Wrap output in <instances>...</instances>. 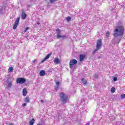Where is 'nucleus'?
Masks as SVG:
<instances>
[{"label":"nucleus","mask_w":125,"mask_h":125,"mask_svg":"<svg viewBox=\"0 0 125 125\" xmlns=\"http://www.w3.org/2000/svg\"><path fill=\"white\" fill-rule=\"evenodd\" d=\"M125 32V28L124 27L122 26H117V28L114 31L113 36L114 38H118V42H116V43H119L120 41H121V39L123 38V35H124V33Z\"/></svg>","instance_id":"f257e3e1"},{"label":"nucleus","mask_w":125,"mask_h":125,"mask_svg":"<svg viewBox=\"0 0 125 125\" xmlns=\"http://www.w3.org/2000/svg\"><path fill=\"white\" fill-rule=\"evenodd\" d=\"M60 101L62 105H65L69 102V97L66 94H60Z\"/></svg>","instance_id":"f03ea898"},{"label":"nucleus","mask_w":125,"mask_h":125,"mask_svg":"<svg viewBox=\"0 0 125 125\" xmlns=\"http://www.w3.org/2000/svg\"><path fill=\"white\" fill-rule=\"evenodd\" d=\"M102 45V40L101 39H99L97 41V43L96 45V49L93 52L92 54L94 55L99 49H100V47H101V46Z\"/></svg>","instance_id":"7ed1b4c3"},{"label":"nucleus","mask_w":125,"mask_h":125,"mask_svg":"<svg viewBox=\"0 0 125 125\" xmlns=\"http://www.w3.org/2000/svg\"><path fill=\"white\" fill-rule=\"evenodd\" d=\"M78 64V61L76 59L71 60L69 62V67L71 69H74V66Z\"/></svg>","instance_id":"20e7f679"},{"label":"nucleus","mask_w":125,"mask_h":125,"mask_svg":"<svg viewBox=\"0 0 125 125\" xmlns=\"http://www.w3.org/2000/svg\"><path fill=\"white\" fill-rule=\"evenodd\" d=\"M5 83L6 86H7V88H11L12 86V81H9V78L7 79V81L5 82Z\"/></svg>","instance_id":"39448f33"},{"label":"nucleus","mask_w":125,"mask_h":125,"mask_svg":"<svg viewBox=\"0 0 125 125\" xmlns=\"http://www.w3.org/2000/svg\"><path fill=\"white\" fill-rule=\"evenodd\" d=\"M26 83V79L23 78H19L17 80V83H21V84H23V83Z\"/></svg>","instance_id":"423d86ee"},{"label":"nucleus","mask_w":125,"mask_h":125,"mask_svg":"<svg viewBox=\"0 0 125 125\" xmlns=\"http://www.w3.org/2000/svg\"><path fill=\"white\" fill-rule=\"evenodd\" d=\"M19 21H20V17L18 18L15 22V23L14 24V26L13 27V29L14 30H15V29H16V28H17L18 24H19Z\"/></svg>","instance_id":"0eeeda50"},{"label":"nucleus","mask_w":125,"mask_h":125,"mask_svg":"<svg viewBox=\"0 0 125 125\" xmlns=\"http://www.w3.org/2000/svg\"><path fill=\"white\" fill-rule=\"evenodd\" d=\"M51 55V54H48L41 61V63H43L44 61H46V60H47L50 57Z\"/></svg>","instance_id":"6e6552de"},{"label":"nucleus","mask_w":125,"mask_h":125,"mask_svg":"<svg viewBox=\"0 0 125 125\" xmlns=\"http://www.w3.org/2000/svg\"><path fill=\"white\" fill-rule=\"evenodd\" d=\"M85 58V56L83 55H80V62H83V59Z\"/></svg>","instance_id":"1a4fd4ad"},{"label":"nucleus","mask_w":125,"mask_h":125,"mask_svg":"<svg viewBox=\"0 0 125 125\" xmlns=\"http://www.w3.org/2000/svg\"><path fill=\"white\" fill-rule=\"evenodd\" d=\"M45 75V71L44 70H42L40 72V76L42 77Z\"/></svg>","instance_id":"9d476101"},{"label":"nucleus","mask_w":125,"mask_h":125,"mask_svg":"<svg viewBox=\"0 0 125 125\" xmlns=\"http://www.w3.org/2000/svg\"><path fill=\"white\" fill-rule=\"evenodd\" d=\"M54 62L55 64H59L60 63V60H59L58 58H55L54 60Z\"/></svg>","instance_id":"9b49d317"},{"label":"nucleus","mask_w":125,"mask_h":125,"mask_svg":"<svg viewBox=\"0 0 125 125\" xmlns=\"http://www.w3.org/2000/svg\"><path fill=\"white\" fill-rule=\"evenodd\" d=\"M34 26L35 27H41V26H42V25L41 24V22H40V21H38L34 24Z\"/></svg>","instance_id":"f8f14e48"},{"label":"nucleus","mask_w":125,"mask_h":125,"mask_svg":"<svg viewBox=\"0 0 125 125\" xmlns=\"http://www.w3.org/2000/svg\"><path fill=\"white\" fill-rule=\"evenodd\" d=\"M58 39H60V38H62V39H66L67 38V36H66L65 35H58L57 37Z\"/></svg>","instance_id":"ddd939ff"},{"label":"nucleus","mask_w":125,"mask_h":125,"mask_svg":"<svg viewBox=\"0 0 125 125\" xmlns=\"http://www.w3.org/2000/svg\"><path fill=\"white\" fill-rule=\"evenodd\" d=\"M81 81L83 83L84 85H85V84H86V83H87L86 80H85V79H84V78H82L81 79Z\"/></svg>","instance_id":"4468645a"},{"label":"nucleus","mask_w":125,"mask_h":125,"mask_svg":"<svg viewBox=\"0 0 125 125\" xmlns=\"http://www.w3.org/2000/svg\"><path fill=\"white\" fill-rule=\"evenodd\" d=\"M24 102H25L26 103H29V102H30V97L27 96L25 99Z\"/></svg>","instance_id":"2eb2a0df"},{"label":"nucleus","mask_w":125,"mask_h":125,"mask_svg":"<svg viewBox=\"0 0 125 125\" xmlns=\"http://www.w3.org/2000/svg\"><path fill=\"white\" fill-rule=\"evenodd\" d=\"M34 124H35V119H32L29 121V125H34Z\"/></svg>","instance_id":"dca6fc26"},{"label":"nucleus","mask_w":125,"mask_h":125,"mask_svg":"<svg viewBox=\"0 0 125 125\" xmlns=\"http://www.w3.org/2000/svg\"><path fill=\"white\" fill-rule=\"evenodd\" d=\"M56 31L57 32V37H58V36H60V34H61V30H60V29L58 28L56 30Z\"/></svg>","instance_id":"f3484780"},{"label":"nucleus","mask_w":125,"mask_h":125,"mask_svg":"<svg viewBox=\"0 0 125 125\" xmlns=\"http://www.w3.org/2000/svg\"><path fill=\"white\" fill-rule=\"evenodd\" d=\"M21 17L23 19H26L27 17V14H25L24 13H22L21 14Z\"/></svg>","instance_id":"a211bd4d"},{"label":"nucleus","mask_w":125,"mask_h":125,"mask_svg":"<svg viewBox=\"0 0 125 125\" xmlns=\"http://www.w3.org/2000/svg\"><path fill=\"white\" fill-rule=\"evenodd\" d=\"M4 12V9L2 7H0V13L2 14Z\"/></svg>","instance_id":"6ab92c4d"},{"label":"nucleus","mask_w":125,"mask_h":125,"mask_svg":"<svg viewBox=\"0 0 125 125\" xmlns=\"http://www.w3.org/2000/svg\"><path fill=\"white\" fill-rule=\"evenodd\" d=\"M115 91H116V88L115 87H112L111 89V92L112 93H115Z\"/></svg>","instance_id":"aec40b11"},{"label":"nucleus","mask_w":125,"mask_h":125,"mask_svg":"<svg viewBox=\"0 0 125 125\" xmlns=\"http://www.w3.org/2000/svg\"><path fill=\"white\" fill-rule=\"evenodd\" d=\"M22 94H27V89L24 88L22 90Z\"/></svg>","instance_id":"412c9836"},{"label":"nucleus","mask_w":125,"mask_h":125,"mask_svg":"<svg viewBox=\"0 0 125 125\" xmlns=\"http://www.w3.org/2000/svg\"><path fill=\"white\" fill-rule=\"evenodd\" d=\"M8 71L10 73H11L12 72H13V67H10L8 69Z\"/></svg>","instance_id":"4be33fe9"},{"label":"nucleus","mask_w":125,"mask_h":125,"mask_svg":"<svg viewBox=\"0 0 125 125\" xmlns=\"http://www.w3.org/2000/svg\"><path fill=\"white\" fill-rule=\"evenodd\" d=\"M58 0H50L49 1V3H50L51 4H52V3H53V2H55V1H57Z\"/></svg>","instance_id":"5701e85b"},{"label":"nucleus","mask_w":125,"mask_h":125,"mask_svg":"<svg viewBox=\"0 0 125 125\" xmlns=\"http://www.w3.org/2000/svg\"><path fill=\"white\" fill-rule=\"evenodd\" d=\"M106 36L107 38H109V37H110V32H109V31H107V32H106Z\"/></svg>","instance_id":"b1692460"},{"label":"nucleus","mask_w":125,"mask_h":125,"mask_svg":"<svg viewBox=\"0 0 125 125\" xmlns=\"http://www.w3.org/2000/svg\"><path fill=\"white\" fill-rule=\"evenodd\" d=\"M71 20V17H68L67 18H66V21H67V22H70Z\"/></svg>","instance_id":"393cba45"},{"label":"nucleus","mask_w":125,"mask_h":125,"mask_svg":"<svg viewBox=\"0 0 125 125\" xmlns=\"http://www.w3.org/2000/svg\"><path fill=\"white\" fill-rule=\"evenodd\" d=\"M120 97L122 99H124L125 98V94H122Z\"/></svg>","instance_id":"a878e982"},{"label":"nucleus","mask_w":125,"mask_h":125,"mask_svg":"<svg viewBox=\"0 0 125 125\" xmlns=\"http://www.w3.org/2000/svg\"><path fill=\"white\" fill-rule=\"evenodd\" d=\"M56 84L57 86H59L60 85V82H56Z\"/></svg>","instance_id":"bb28decb"},{"label":"nucleus","mask_w":125,"mask_h":125,"mask_svg":"<svg viewBox=\"0 0 125 125\" xmlns=\"http://www.w3.org/2000/svg\"><path fill=\"white\" fill-rule=\"evenodd\" d=\"M113 81L114 82H117L118 81V78L117 77H114L113 78Z\"/></svg>","instance_id":"cd10ccee"},{"label":"nucleus","mask_w":125,"mask_h":125,"mask_svg":"<svg viewBox=\"0 0 125 125\" xmlns=\"http://www.w3.org/2000/svg\"><path fill=\"white\" fill-rule=\"evenodd\" d=\"M37 61H38V60H37V59H35V60H34L33 61V63H34V64H36L35 63H36V62H37Z\"/></svg>","instance_id":"c85d7f7f"},{"label":"nucleus","mask_w":125,"mask_h":125,"mask_svg":"<svg viewBox=\"0 0 125 125\" xmlns=\"http://www.w3.org/2000/svg\"><path fill=\"white\" fill-rule=\"evenodd\" d=\"M27 30H29V27H27L25 30H24V33H26V32H27Z\"/></svg>","instance_id":"c756f323"},{"label":"nucleus","mask_w":125,"mask_h":125,"mask_svg":"<svg viewBox=\"0 0 125 125\" xmlns=\"http://www.w3.org/2000/svg\"><path fill=\"white\" fill-rule=\"evenodd\" d=\"M58 88H59V86H57L55 88V90H58Z\"/></svg>","instance_id":"7c9ffc66"},{"label":"nucleus","mask_w":125,"mask_h":125,"mask_svg":"<svg viewBox=\"0 0 125 125\" xmlns=\"http://www.w3.org/2000/svg\"><path fill=\"white\" fill-rule=\"evenodd\" d=\"M94 78H95V79H97V78H98V76H97V75H96V74H95V75H94Z\"/></svg>","instance_id":"2f4dec72"},{"label":"nucleus","mask_w":125,"mask_h":125,"mask_svg":"<svg viewBox=\"0 0 125 125\" xmlns=\"http://www.w3.org/2000/svg\"><path fill=\"white\" fill-rule=\"evenodd\" d=\"M26 105H27V104H26V103L23 104L22 107H25L26 106Z\"/></svg>","instance_id":"473e14b6"},{"label":"nucleus","mask_w":125,"mask_h":125,"mask_svg":"<svg viewBox=\"0 0 125 125\" xmlns=\"http://www.w3.org/2000/svg\"><path fill=\"white\" fill-rule=\"evenodd\" d=\"M41 103H43V102H44V101H43V100H41Z\"/></svg>","instance_id":"72a5a7b5"},{"label":"nucleus","mask_w":125,"mask_h":125,"mask_svg":"<svg viewBox=\"0 0 125 125\" xmlns=\"http://www.w3.org/2000/svg\"><path fill=\"white\" fill-rule=\"evenodd\" d=\"M23 96H26L27 94H23Z\"/></svg>","instance_id":"f704fd0d"},{"label":"nucleus","mask_w":125,"mask_h":125,"mask_svg":"<svg viewBox=\"0 0 125 125\" xmlns=\"http://www.w3.org/2000/svg\"><path fill=\"white\" fill-rule=\"evenodd\" d=\"M122 7H124L125 6L124 5H121Z\"/></svg>","instance_id":"c9c22d12"},{"label":"nucleus","mask_w":125,"mask_h":125,"mask_svg":"<svg viewBox=\"0 0 125 125\" xmlns=\"http://www.w3.org/2000/svg\"><path fill=\"white\" fill-rule=\"evenodd\" d=\"M60 94H64L63 93H60Z\"/></svg>","instance_id":"e433bc0d"},{"label":"nucleus","mask_w":125,"mask_h":125,"mask_svg":"<svg viewBox=\"0 0 125 125\" xmlns=\"http://www.w3.org/2000/svg\"><path fill=\"white\" fill-rule=\"evenodd\" d=\"M9 125H13V124H10Z\"/></svg>","instance_id":"4c0bfd02"},{"label":"nucleus","mask_w":125,"mask_h":125,"mask_svg":"<svg viewBox=\"0 0 125 125\" xmlns=\"http://www.w3.org/2000/svg\"><path fill=\"white\" fill-rule=\"evenodd\" d=\"M111 11H113V10H114V9H112V10H111Z\"/></svg>","instance_id":"58836bf2"},{"label":"nucleus","mask_w":125,"mask_h":125,"mask_svg":"<svg viewBox=\"0 0 125 125\" xmlns=\"http://www.w3.org/2000/svg\"><path fill=\"white\" fill-rule=\"evenodd\" d=\"M28 6H30V5H28Z\"/></svg>","instance_id":"ea45409f"}]
</instances>
